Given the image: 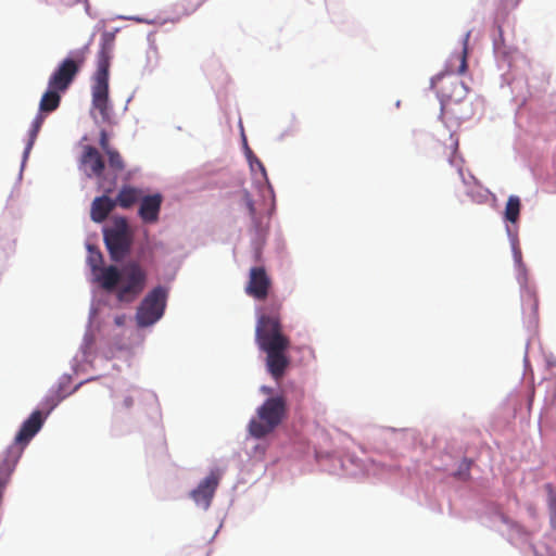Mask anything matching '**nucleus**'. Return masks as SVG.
Masks as SVG:
<instances>
[{
	"label": "nucleus",
	"instance_id": "f257e3e1",
	"mask_svg": "<svg viewBox=\"0 0 556 556\" xmlns=\"http://www.w3.org/2000/svg\"><path fill=\"white\" fill-rule=\"evenodd\" d=\"M89 47L71 51L54 68L48 80V89L43 92L39 101V112L35 116L29 134L28 142L25 148V157L30 152L37 136L45 123L46 114L55 111L61 103V93H64L74 83L80 68L86 62Z\"/></svg>",
	"mask_w": 556,
	"mask_h": 556
},
{
	"label": "nucleus",
	"instance_id": "f03ea898",
	"mask_svg": "<svg viewBox=\"0 0 556 556\" xmlns=\"http://www.w3.org/2000/svg\"><path fill=\"white\" fill-rule=\"evenodd\" d=\"M279 309L280 305H276L270 314L260 315L255 327V342L266 354V369L276 381L283 378L290 366V339L282 332Z\"/></svg>",
	"mask_w": 556,
	"mask_h": 556
},
{
	"label": "nucleus",
	"instance_id": "7ed1b4c3",
	"mask_svg": "<svg viewBox=\"0 0 556 556\" xmlns=\"http://www.w3.org/2000/svg\"><path fill=\"white\" fill-rule=\"evenodd\" d=\"M114 36L104 33L102 36L101 49L98 53L97 71L92 84V105L97 109L104 121L110 117L109 108V68Z\"/></svg>",
	"mask_w": 556,
	"mask_h": 556
},
{
	"label": "nucleus",
	"instance_id": "20e7f679",
	"mask_svg": "<svg viewBox=\"0 0 556 556\" xmlns=\"http://www.w3.org/2000/svg\"><path fill=\"white\" fill-rule=\"evenodd\" d=\"M286 415L287 403L283 396L267 399L257 408V419H252L249 424L250 434L256 439L266 437L282 422Z\"/></svg>",
	"mask_w": 556,
	"mask_h": 556
},
{
	"label": "nucleus",
	"instance_id": "39448f33",
	"mask_svg": "<svg viewBox=\"0 0 556 556\" xmlns=\"http://www.w3.org/2000/svg\"><path fill=\"white\" fill-rule=\"evenodd\" d=\"M103 239L114 262L124 260L132 245V232L125 217H114L112 225L103 229Z\"/></svg>",
	"mask_w": 556,
	"mask_h": 556
},
{
	"label": "nucleus",
	"instance_id": "423d86ee",
	"mask_svg": "<svg viewBox=\"0 0 556 556\" xmlns=\"http://www.w3.org/2000/svg\"><path fill=\"white\" fill-rule=\"evenodd\" d=\"M167 292L159 286L152 289L142 300L136 313L139 327H149L155 324L164 314Z\"/></svg>",
	"mask_w": 556,
	"mask_h": 556
},
{
	"label": "nucleus",
	"instance_id": "0eeeda50",
	"mask_svg": "<svg viewBox=\"0 0 556 556\" xmlns=\"http://www.w3.org/2000/svg\"><path fill=\"white\" fill-rule=\"evenodd\" d=\"M122 285L117 291L121 302H132L144 289L147 282L146 270L136 262L123 267Z\"/></svg>",
	"mask_w": 556,
	"mask_h": 556
},
{
	"label": "nucleus",
	"instance_id": "6e6552de",
	"mask_svg": "<svg viewBox=\"0 0 556 556\" xmlns=\"http://www.w3.org/2000/svg\"><path fill=\"white\" fill-rule=\"evenodd\" d=\"M43 418L41 412L35 410L22 425L17 432L14 442L8 446V448L0 454V457L9 456V452L12 447L16 446L20 450L18 458L21 457L24 447L33 439V437L41 429Z\"/></svg>",
	"mask_w": 556,
	"mask_h": 556
},
{
	"label": "nucleus",
	"instance_id": "1a4fd4ad",
	"mask_svg": "<svg viewBox=\"0 0 556 556\" xmlns=\"http://www.w3.org/2000/svg\"><path fill=\"white\" fill-rule=\"evenodd\" d=\"M271 280L263 266L252 267L245 286V293L255 300H265L269 293Z\"/></svg>",
	"mask_w": 556,
	"mask_h": 556
},
{
	"label": "nucleus",
	"instance_id": "9d476101",
	"mask_svg": "<svg viewBox=\"0 0 556 556\" xmlns=\"http://www.w3.org/2000/svg\"><path fill=\"white\" fill-rule=\"evenodd\" d=\"M220 473L218 470H212L207 477H205L194 489L190 496L197 505L207 509L211 505L212 498L219 484Z\"/></svg>",
	"mask_w": 556,
	"mask_h": 556
},
{
	"label": "nucleus",
	"instance_id": "9b49d317",
	"mask_svg": "<svg viewBox=\"0 0 556 556\" xmlns=\"http://www.w3.org/2000/svg\"><path fill=\"white\" fill-rule=\"evenodd\" d=\"M81 164L89 168L88 177L101 178L105 168L104 160L100 152L92 146L84 147L80 157Z\"/></svg>",
	"mask_w": 556,
	"mask_h": 556
},
{
	"label": "nucleus",
	"instance_id": "f8f14e48",
	"mask_svg": "<svg viewBox=\"0 0 556 556\" xmlns=\"http://www.w3.org/2000/svg\"><path fill=\"white\" fill-rule=\"evenodd\" d=\"M162 205L161 194H152L141 198L139 216L148 224L157 222L159 214Z\"/></svg>",
	"mask_w": 556,
	"mask_h": 556
},
{
	"label": "nucleus",
	"instance_id": "ddd939ff",
	"mask_svg": "<svg viewBox=\"0 0 556 556\" xmlns=\"http://www.w3.org/2000/svg\"><path fill=\"white\" fill-rule=\"evenodd\" d=\"M438 92L441 96V102L443 105L451 102L458 103L466 98L468 87L463 81L455 79L451 81L448 86L439 87Z\"/></svg>",
	"mask_w": 556,
	"mask_h": 556
},
{
	"label": "nucleus",
	"instance_id": "4468645a",
	"mask_svg": "<svg viewBox=\"0 0 556 556\" xmlns=\"http://www.w3.org/2000/svg\"><path fill=\"white\" fill-rule=\"evenodd\" d=\"M122 275L123 270L121 271L116 266L110 265L106 267H101L96 274V279L102 289L111 292L115 290L121 282Z\"/></svg>",
	"mask_w": 556,
	"mask_h": 556
},
{
	"label": "nucleus",
	"instance_id": "2eb2a0df",
	"mask_svg": "<svg viewBox=\"0 0 556 556\" xmlns=\"http://www.w3.org/2000/svg\"><path fill=\"white\" fill-rule=\"evenodd\" d=\"M115 206L116 202L106 194L97 197L91 203L90 218L94 223H102L108 218Z\"/></svg>",
	"mask_w": 556,
	"mask_h": 556
},
{
	"label": "nucleus",
	"instance_id": "dca6fc26",
	"mask_svg": "<svg viewBox=\"0 0 556 556\" xmlns=\"http://www.w3.org/2000/svg\"><path fill=\"white\" fill-rule=\"evenodd\" d=\"M141 198H142L141 190H139L135 187H131V186H124L119 190V192L116 197V200H114V201L116 202V205H119L123 208H129L135 203H137L139 200H141Z\"/></svg>",
	"mask_w": 556,
	"mask_h": 556
},
{
	"label": "nucleus",
	"instance_id": "f3484780",
	"mask_svg": "<svg viewBox=\"0 0 556 556\" xmlns=\"http://www.w3.org/2000/svg\"><path fill=\"white\" fill-rule=\"evenodd\" d=\"M521 203L517 195H510L506 202L504 216L505 219L515 224L519 219Z\"/></svg>",
	"mask_w": 556,
	"mask_h": 556
},
{
	"label": "nucleus",
	"instance_id": "a211bd4d",
	"mask_svg": "<svg viewBox=\"0 0 556 556\" xmlns=\"http://www.w3.org/2000/svg\"><path fill=\"white\" fill-rule=\"evenodd\" d=\"M206 1L207 0H178L176 3V9L180 15H190Z\"/></svg>",
	"mask_w": 556,
	"mask_h": 556
},
{
	"label": "nucleus",
	"instance_id": "6ab92c4d",
	"mask_svg": "<svg viewBox=\"0 0 556 556\" xmlns=\"http://www.w3.org/2000/svg\"><path fill=\"white\" fill-rule=\"evenodd\" d=\"M470 35H471L470 31H467L465 34L464 39H463L462 52L456 56L459 62V66L456 72L460 75L465 74L468 68L467 58H468V43H469Z\"/></svg>",
	"mask_w": 556,
	"mask_h": 556
},
{
	"label": "nucleus",
	"instance_id": "aec40b11",
	"mask_svg": "<svg viewBox=\"0 0 556 556\" xmlns=\"http://www.w3.org/2000/svg\"><path fill=\"white\" fill-rule=\"evenodd\" d=\"M105 155L108 156L109 167L115 174L122 173L124 170V168H125L124 160H123L121 153L116 149L108 151V153H105Z\"/></svg>",
	"mask_w": 556,
	"mask_h": 556
},
{
	"label": "nucleus",
	"instance_id": "412c9836",
	"mask_svg": "<svg viewBox=\"0 0 556 556\" xmlns=\"http://www.w3.org/2000/svg\"><path fill=\"white\" fill-rule=\"evenodd\" d=\"M102 263V253L98 249L89 247L88 264L94 274L101 268Z\"/></svg>",
	"mask_w": 556,
	"mask_h": 556
},
{
	"label": "nucleus",
	"instance_id": "4be33fe9",
	"mask_svg": "<svg viewBox=\"0 0 556 556\" xmlns=\"http://www.w3.org/2000/svg\"><path fill=\"white\" fill-rule=\"evenodd\" d=\"M471 467V460L468 458H464L459 465L458 470L455 476L459 479L467 480L469 478V471Z\"/></svg>",
	"mask_w": 556,
	"mask_h": 556
},
{
	"label": "nucleus",
	"instance_id": "5701e85b",
	"mask_svg": "<svg viewBox=\"0 0 556 556\" xmlns=\"http://www.w3.org/2000/svg\"><path fill=\"white\" fill-rule=\"evenodd\" d=\"M99 144L104 153H108V151H111L114 149L110 146L109 136L105 130H101V132H100Z\"/></svg>",
	"mask_w": 556,
	"mask_h": 556
},
{
	"label": "nucleus",
	"instance_id": "b1692460",
	"mask_svg": "<svg viewBox=\"0 0 556 556\" xmlns=\"http://www.w3.org/2000/svg\"><path fill=\"white\" fill-rule=\"evenodd\" d=\"M249 161H250V165L252 168H254V166H256L264 178H266V169H265V166L264 164L254 155H252V152L250 151V155H249Z\"/></svg>",
	"mask_w": 556,
	"mask_h": 556
},
{
	"label": "nucleus",
	"instance_id": "393cba45",
	"mask_svg": "<svg viewBox=\"0 0 556 556\" xmlns=\"http://www.w3.org/2000/svg\"><path fill=\"white\" fill-rule=\"evenodd\" d=\"M546 488L549 491V498H548L549 509L552 511L553 517H556V494L553 493L551 484H546Z\"/></svg>",
	"mask_w": 556,
	"mask_h": 556
},
{
	"label": "nucleus",
	"instance_id": "a878e982",
	"mask_svg": "<svg viewBox=\"0 0 556 556\" xmlns=\"http://www.w3.org/2000/svg\"><path fill=\"white\" fill-rule=\"evenodd\" d=\"M134 406V397L131 395H126L121 405H119V408L121 409H130L131 407Z\"/></svg>",
	"mask_w": 556,
	"mask_h": 556
},
{
	"label": "nucleus",
	"instance_id": "bb28decb",
	"mask_svg": "<svg viewBox=\"0 0 556 556\" xmlns=\"http://www.w3.org/2000/svg\"><path fill=\"white\" fill-rule=\"evenodd\" d=\"M529 299L530 301L532 302V309L534 313H536V309H538V300L534 295L532 294H529Z\"/></svg>",
	"mask_w": 556,
	"mask_h": 556
},
{
	"label": "nucleus",
	"instance_id": "cd10ccee",
	"mask_svg": "<svg viewBox=\"0 0 556 556\" xmlns=\"http://www.w3.org/2000/svg\"><path fill=\"white\" fill-rule=\"evenodd\" d=\"M444 76V73L437 75L435 78L432 79V85L434 86L437 83L442 81Z\"/></svg>",
	"mask_w": 556,
	"mask_h": 556
},
{
	"label": "nucleus",
	"instance_id": "c85d7f7f",
	"mask_svg": "<svg viewBox=\"0 0 556 556\" xmlns=\"http://www.w3.org/2000/svg\"><path fill=\"white\" fill-rule=\"evenodd\" d=\"M248 206H249L251 214H253L254 213V204L250 198L248 199Z\"/></svg>",
	"mask_w": 556,
	"mask_h": 556
},
{
	"label": "nucleus",
	"instance_id": "c756f323",
	"mask_svg": "<svg viewBox=\"0 0 556 556\" xmlns=\"http://www.w3.org/2000/svg\"><path fill=\"white\" fill-rule=\"evenodd\" d=\"M115 185V179L112 181L111 186L109 188H104L105 193H111L113 191V187Z\"/></svg>",
	"mask_w": 556,
	"mask_h": 556
},
{
	"label": "nucleus",
	"instance_id": "7c9ffc66",
	"mask_svg": "<svg viewBox=\"0 0 556 556\" xmlns=\"http://www.w3.org/2000/svg\"><path fill=\"white\" fill-rule=\"evenodd\" d=\"M262 391H263L264 393L269 394V393L271 392V389H270V388H267V387H263V388H262Z\"/></svg>",
	"mask_w": 556,
	"mask_h": 556
},
{
	"label": "nucleus",
	"instance_id": "2f4dec72",
	"mask_svg": "<svg viewBox=\"0 0 556 556\" xmlns=\"http://www.w3.org/2000/svg\"><path fill=\"white\" fill-rule=\"evenodd\" d=\"M519 2V0H514V5H516Z\"/></svg>",
	"mask_w": 556,
	"mask_h": 556
},
{
	"label": "nucleus",
	"instance_id": "473e14b6",
	"mask_svg": "<svg viewBox=\"0 0 556 556\" xmlns=\"http://www.w3.org/2000/svg\"><path fill=\"white\" fill-rule=\"evenodd\" d=\"M79 0H75L74 2H78Z\"/></svg>",
	"mask_w": 556,
	"mask_h": 556
}]
</instances>
